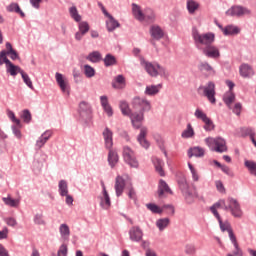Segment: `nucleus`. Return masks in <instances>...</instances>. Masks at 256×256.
Wrapping results in <instances>:
<instances>
[{
  "instance_id": "obj_59",
  "label": "nucleus",
  "mask_w": 256,
  "mask_h": 256,
  "mask_svg": "<svg viewBox=\"0 0 256 256\" xmlns=\"http://www.w3.org/2000/svg\"><path fill=\"white\" fill-rule=\"evenodd\" d=\"M34 223L37 225H45L43 214H36V216H34Z\"/></svg>"
},
{
  "instance_id": "obj_32",
  "label": "nucleus",
  "mask_w": 256,
  "mask_h": 256,
  "mask_svg": "<svg viewBox=\"0 0 256 256\" xmlns=\"http://www.w3.org/2000/svg\"><path fill=\"white\" fill-rule=\"evenodd\" d=\"M205 150L201 147H194L188 150V157H204Z\"/></svg>"
},
{
  "instance_id": "obj_27",
  "label": "nucleus",
  "mask_w": 256,
  "mask_h": 256,
  "mask_svg": "<svg viewBox=\"0 0 256 256\" xmlns=\"http://www.w3.org/2000/svg\"><path fill=\"white\" fill-rule=\"evenodd\" d=\"M114 89H124L126 87V79L123 75H118L112 82Z\"/></svg>"
},
{
  "instance_id": "obj_12",
  "label": "nucleus",
  "mask_w": 256,
  "mask_h": 256,
  "mask_svg": "<svg viewBox=\"0 0 256 256\" xmlns=\"http://www.w3.org/2000/svg\"><path fill=\"white\" fill-rule=\"evenodd\" d=\"M178 185H179V188H180L182 194H184V196L187 199L197 197L196 192H192L191 190H189V186L187 184V181H186V178L184 175H181L179 177Z\"/></svg>"
},
{
  "instance_id": "obj_36",
  "label": "nucleus",
  "mask_w": 256,
  "mask_h": 256,
  "mask_svg": "<svg viewBox=\"0 0 256 256\" xmlns=\"http://www.w3.org/2000/svg\"><path fill=\"white\" fill-rule=\"evenodd\" d=\"M199 70L202 73H207L208 75H216V71L207 62H203L199 65Z\"/></svg>"
},
{
  "instance_id": "obj_34",
  "label": "nucleus",
  "mask_w": 256,
  "mask_h": 256,
  "mask_svg": "<svg viewBox=\"0 0 256 256\" xmlns=\"http://www.w3.org/2000/svg\"><path fill=\"white\" fill-rule=\"evenodd\" d=\"M152 162H153V164L155 166L156 172L158 174H160L161 177H164L165 173L163 171V166H164L163 160H160L157 157H153L152 158Z\"/></svg>"
},
{
  "instance_id": "obj_5",
  "label": "nucleus",
  "mask_w": 256,
  "mask_h": 256,
  "mask_svg": "<svg viewBox=\"0 0 256 256\" xmlns=\"http://www.w3.org/2000/svg\"><path fill=\"white\" fill-rule=\"evenodd\" d=\"M198 93L207 97L212 105L216 104V84L213 81H209L205 86H200L198 88Z\"/></svg>"
},
{
  "instance_id": "obj_47",
  "label": "nucleus",
  "mask_w": 256,
  "mask_h": 256,
  "mask_svg": "<svg viewBox=\"0 0 256 256\" xmlns=\"http://www.w3.org/2000/svg\"><path fill=\"white\" fill-rule=\"evenodd\" d=\"M70 14H71V17L74 19L75 22L79 23L81 21L82 17L79 14L78 9H77L76 6H72L70 8Z\"/></svg>"
},
{
  "instance_id": "obj_60",
  "label": "nucleus",
  "mask_w": 256,
  "mask_h": 256,
  "mask_svg": "<svg viewBox=\"0 0 256 256\" xmlns=\"http://www.w3.org/2000/svg\"><path fill=\"white\" fill-rule=\"evenodd\" d=\"M188 167H189L190 172L192 174V179H194V181L197 182L199 180V176L197 174V171L195 170V168L193 167V165L190 162H188Z\"/></svg>"
},
{
  "instance_id": "obj_24",
  "label": "nucleus",
  "mask_w": 256,
  "mask_h": 256,
  "mask_svg": "<svg viewBox=\"0 0 256 256\" xmlns=\"http://www.w3.org/2000/svg\"><path fill=\"white\" fill-rule=\"evenodd\" d=\"M219 221V225H220V229L225 232L228 231L229 233V238L230 240H232V238L236 239L235 234L233 233L232 229H231V225L229 222H223V220H221V217L216 218Z\"/></svg>"
},
{
  "instance_id": "obj_11",
  "label": "nucleus",
  "mask_w": 256,
  "mask_h": 256,
  "mask_svg": "<svg viewBox=\"0 0 256 256\" xmlns=\"http://www.w3.org/2000/svg\"><path fill=\"white\" fill-rule=\"evenodd\" d=\"M226 16L242 17L244 15H251V10L244 6H232L225 12Z\"/></svg>"
},
{
  "instance_id": "obj_22",
  "label": "nucleus",
  "mask_w": 256,
  "mask_h": 256,
  "mask_svg": "<svg viewBox=\"0 0 256 256\" xmlns=\"http://www.w3.org/2000/svg\"><path fill=\"white\" fill-rule=\"evenodd\" d=\"M130 239L134 242H139L142 239L143 233L138 226H134L129 231Z\"/></svg>"
},
{
  "instance_id": "obj_25",
  "label": "nucleus",
  "mask_w": 256,
  "mask_h": 256,
  "mask_svg": "<svg viewBox=\"0 0 256 256\" xmlns=\"http://www.w3.org/2000/svg\"><path fill=\"white\" fill-rule=\"evenodd\" d=\"M219 28L221 29L223 34L226 36L237 35L240 33V28H238L237 26H233V25L226 26L225 28H223V26L219 25Z\"/></svg>"
},
{
  "instance_id": "obj_53",
  "label": "nucleus",
  "mask_w": 256,
  "mask_h": 256,
  "mask_svg": "<svg viewBox=\"0 0 256 256\" xmlns=\"http://www.w3.org/2000/svg\"><path fill=\"white\" fill-rule=\"evenodd\" d=\"M84 74L86 75L87 78H92L95 76V69L89 65H85L84 66Z\"/></svg>"
},
{
  "instance_id": "obj_38",
  "label": "nucleus",
  "mask_w": 256,
  "mask_h": 256,
  "mask_svg": "<svg viewBox=\"0 0 256 256\" xmlns=\"http://www.w3.org/2000/svg\"><path fill=\"white\" fill-rule=\"evenodd\" d=\"M187 10L190 14L196 13V11L199 9L201 6L197 1L195 0H187Z\"/></svg>"
},
{
  "instance_id": "obj_44",
  "label": "nucleus",
  "mask_w": 256,
  "mask_h": 256,
  "mask_svg": "<svg viewBox=\"0 0 256 256\" xmlns=\"http://www.w3.org/2000/svg\"><path fill=\"white\" fill-rule=\"evenodd\" d=\"M194 136H195V131H194L192 125L188 124L187 129L182 131L181 137L182 138H191V137H194Z\"/></svg>"
},
{
  "instance_id": "obj_2",
  "label": "nucleus",
  "mask_w": 256,
  "mask_h": 256,
  "mask_svg": "<svg viewBox=\"0 0 256 256\" xmlns=\"http://www.w3.org/2000/svg\"><path fill=\"white\" fill-rule=\"evenodd\" d=\"M192 38H194L199 49L213 45L215 42V34L211 32L201 34L197 29L192 30Z\"/></svg>"
},
{
  "instance_id": "obj_6",
  "label": "nucleus",
  "mask_w": 256,
  "mask_h": 256,
  "mask_svg": "<svg viewBox=\"0 0 256 256\" xmlns=\"http://www.w3.org/2000/svg\"><path fill=\"white\" fill-rule=\"evenodd\" d=\"M132 107L137 113H142L143 120H145V112H149L152 109L151 102L140 97L133 98Z\"/></svg>"
},
{
  "instance_id": "obj_18",
  "label": "nucleus",
  "mask_w": 256,
  "mask_h": 256,
  "mask_svg": "<svg viewBox=\"0 0 256 256\" xmlns=\"http://www.w3.org/2000/svg\"><path fill=\"white\" fill-rule=\"evenodd\" d=\"M148 134V129L146 127H142L140 130V134L138 136V142L140 143L141 147L148 149L150 147L149 141L146 139Z\"/></svg>"
},
{
  "instance_id": "obj_4",
  "label": "nucleus",
  "mask_w": 256,
  "mask_h": 256,
  "mask_svg": "<svg viewBox=\"0 0 256 256\" xmlns=\"http://www.w3.org/2000/svg\"><path fill=\"white\" fill-rule=\"evenodd\" d=\"M141 65L144 67L146 73L152 77H157L158 75H161V76L169 75L167 69L161 67L158 64H152L151 62H148L142 59Z\"/></svg>"
},
{
  "instance_id": "obj_7",
  "label": "nucleus",
  "mask_w": 256,
  "mask_h": 256,
  "mask_svg": "<svg viewBox=\"0 0 256 256\" xmlns=\"http://www.w3.org/2000/svg\"><path fill=\"white\" fill-rule=\"evenodd\" d=\"M225 210L230 211L234 218H241L243 215L239 202L231 197L226 200Z\"/></svg>"
},
{
  "instance_id": "obj_1",
  "label": "nucleus",
  "mask_w": 256,
  "mask_h": 256,
  "mask_svg": "<svg viewBox=\"0 0 256 256\" xmlns=\"http://www.w3.org/2000/svg\"><path fill=\"white\" fill-rule=\"evenodd\" d=\"M119 108L121 110L122 115L128 116L131 120V123L135 129H140L142 122H143V113L132 111L129 107V104L127 101H120Z\"/></svg>"
},
{
  "instance_id": "obj_19",
  "label": "nucleus",
  "mask_w": 256,
  "mask_h": 256,
  "mask_svg": "<svg viewBox=\"0 0 256 256\" xmlns=\"http://www.w3.org/2000/svg\"><path fill=\"white\" fill-rule=\"evenodd\" d=\"M99 198V204L100 207H102V209H109V207H111L112 202H111V197H109V193L108 192H101V196L98 197Z\"/></svg>"
},
{
  "instance_id": "obj_16",
  "label": "nucleus",
  "mask_w": 256,
  "mask_h": 256,
  "mask_svg": "<svg viewBox=\"0 0 256 256\" xmlns=\"http://www.w3.org/2000/svg\"><path fill=\"white\" fill-rule=\"evenodd\" d=\"M102 137H104L105 140V147L108 150H111L113 148L114 142H113V131L109 128H106L104 131H102Z\"/></svg>"
},
{
  "instance_id": "obj_15",
  "label": "nucleus",
  "mask_w": 256,
  "mask_h": 256,
  "mask_svg": "<svg viewBox=\"0 0 256 256\" xmlns=\"http://www.w3.org/2000/svg\"><path fill=\"white\" fill-rule=\"evenodd\" d=\"M78 29L79 31L76 32L75 34V39L77 41H81V39L83 38V36L86 34V33H89L90 31V25L89 23H87L86 21H83V22H80L78 24Z\"/></svg>"
},
{
  "instance_id": "obj_62",
  "label": "nucleus",
  "mask_w": 256,
  "mask_h": 256,
  "mask_svg": "<svg viewBox=\"0 0 256 256\" xmlns=\"http://www.w3.org/2000/svg\"><path fill=\"white\" fill-rule=\"evenodd\" d=\"M230 109H232V111H233V113L235 115H240L241 114V110H242V105H241V103H236L234 105V107L233 108L231 107Z\"/></svg>"
},
{
  "instance_id": "obj_20",
  "label": "nucleus",
  "mask_w": 256,
  "mask_h": 256,
  "mask_svg": "<svg viewBox=\"0 0 256 256\" xmlns=\"http://www.w3.org/2000/svg\"><path fill=\"white\" fill-rule=\"evenodd\" d=\"M226 203L227 202L225 200H219L210 207V211L212 212L216 219H219L220 217V214L218 213L217 209H221L222 207V209L226 210Z\"/></svg>"
},
{
  "instance_id": "obj_17",
  "label": "nucleus",
  "mask_w": 256,
  "mask_h": 256,
  "mask_svg": "<svg viewBox=\"0 0 256 256\" xmlns=\"http://www.w3.org/2000/svg\"><path fill=\"white\" fill-rule=\"evenodd\" d=\"M6 71L11 76H16L17 74L22 75L24 73L21 67L14 65L10 60H6Z\"/></svg>"
},
{
  "instance_id": "obj_48",
  "label": "nucleus",
  "mask_w": 256,
  "mask_h": 256,
  "mask_svg": "<svg viewBox=\"0 0 256 256\" xmlns=\"http://www.w3.org/2000/svg\"><path fill=\"white\" fill-rule=\"evenodd\" d=\"M101 58H102V56H101L100 52H97V51L90 53L89 56L87 57V59L92 63L100 62Z\"/></svg>"
},
{
  "instance_id": "obj_33",
  "label": "nucleus",
  "mask_w": 256,
  "mask_h": 256,
  "mask_svg": "<svg viewBox=\"0 0 256 256\" xmlns=\"http://www.w3.org/2000/svg\"><path fill=\"white\" fill-rule=\"evenodd\" d=\"M161 88H162L161 84L146 86V88H145V95H149V96L158 95V93L160 92Z\"/></svg>"
},
{
  "instance_id": "obj_14",
  "label": "nucleus",
  "mask_w": 256,
  "mask_h": 256,
  "mask_svg": "<svg viewBox=\"0 0 256 256\" xmlns=\"http://www.w3.org/2000/svg\"><path fill=\"white\" fill-rule=\"evenodd\" d=\"M57 85L60 86L61 91L64 94L69 95L70 94V87H69V81L67 78H64L62 74L56 73L55 74Z\"/></svg>"
},
{
  "instance_id": "obj_64",
  "label": "nucleus",
  "mask_w": 256,
  "mask_h": 256,
  "mask_svg": "<svg viewBox=\"0 0 256 256\" xmlns=\"http://www.w3.org/2000/svg\"><path fill=\"white\" fill-rule=\"evenodd\" d=\"M222 172L225 173L226 175L233 177V172L230 170V168L226 165H223L220 167Z\"/></svg>"
},
{
  "instance_id": "obj_26",
  "label": "nucleus",
  "mask_w": 256,
  "mask_h": 256,
  "mask_svg": "<svg viewBox=\"0 0 256 256\" xmlns=\"http://www.w3.org/2000/svg\"><path fill=\"white\" fill-rule=\"evenodd\" d=\"M240 75L243 78H250V77H252L254 75V70L248 64H242L240 66Z\"/></svg>"
},
{
  "instance_id": "obj_35",
  "label": "nucleus",
  "mask_w": 256,
  "mask_h": 256,
  "mask_svg": "<svg viewBox=\"0 0 256 256\" xmlns=\"http://www.w3.org/2000/svg\"><path fill=\"white\" fill-rule=\"evenodd\" d=\"M108 32H113L116 28L120 26L119 22L113 18V16H109L106 21Z\"/></svg>"
},
{
  "instance_id": "obj_51",
  "label": "nucleus",
  "mask_w": 256,
  "mask_h": 256,
  "mask_svg": "<svg viewBox=\"0 0 256 256\" xmlns=\"http://www.w3.org/2000/svg\"><path fill=\"white\" fill-rule=\"evenodd\" d=\"M146 208L155 214H161L163 212V209L153 203L146 204Z\"/></svg>"
},
{
  "instance_id": "obj_8",
  "label": "nucleus",
  "mask_w": 256,
  "mask_h": 256,
  "mask_svg": "<svg viewBox=\"0 0 256 256\" xmlns=\"http://www.w3.org/2000/svg\"><path fill=\"white\" fill-rule=\"evenodd\" d=\"M126 184H130L131 186V178L127 174H124L123 176L118 175L116 177L114 190H116L117 197L123 195Z\"/></svg>"
},
{
  "instance_id": "obj_28",
  "label": "nucleus",
  "mask_w": 256,
  "mask_h": 256,
  "mask_svg": "<svg viewBox=\"0 0 256 256\" xmlns=\"http://www.w3.org/2000/svg\"><path fill=\"white\" fill-rule=\"evenodd\" d=\"M132 13L136 20L143 22L145 20L144 14L145 12H142L140 6L133 4L132 5Z\"/></svg>"
},
{
  "instance_id": "obj_43",
  "label": "nucleus",
  "mask_w": 256,
  "mask_h": 256,
  "mask_svg": "<svg viewBox=\"0 0 256 256\" xmlns=\"http://www.w3.org/2000/svg\"><path fill=\"white\" fill-rule=\"evenodd\" d=\"M170 225V219L169 218H163L156 221V227L163 231L164 229H167Z\"/></svg>"
},
{
  "instance_id": "obj_55",
  "label": "nucleus",
  "mask_w": 256,
  "mask_h": 256,
  "mask_svg": "<svg viewBox=\"0 0 256 256\" xmlns=\"http://www.w3.org/2000/svg\"><path fill=\"white\" fill-rule=\"evenodd\" d=\"M231 241H232V243H233V245H234V247H235L234 255H235V256H242V251H241V249L239 248V244H238V242H237V238L232 237Z\"/></svg>"
},
{
  "instance_id": "obj_10",
  "label": "nucleus",
  "mask_w": 256,
  "mask_h": 256,
  "mask_svg": "<svg viewBox=\"0 0 256 256\" xmlns=\"http://www.w3.org/2000/svg\"><path fill=\"white\" fill-rule=\"evenodd\" d=\"M195 117L204 123L203 129L205 131L211 132L215 130V124L213 120H210V118H208L207 114L203 110L197 109L195 111Z\"/></svg>"
},
{
  "instance_id": "obj_57",
  "label": "nucleus",
  "mask_w": 256,
  "mask_h": 256,
  "mask_svg": "<svg viewBox=\"0 0 256 256\" xmlns=\"http://www.w3.org/2000/svg\"><path fill=\"white\" fill-rule=\"evenodd\" d=\"M185 252L187 255H194L196 253V247L194 244H187L185 247Z\"/></svg>"
},
{
  "instance_id": "obj_41",
  "label": "nucleus",
  "mask_w": 256,
  "mask_h": 256,
  "mask_svg": "<svg viewBox=\"0 0 256 256\" xmlns=\"http://www.w3.org/2000/svg\"><path fill=\"white\" fill-rule=\"evenodd\" d=\"M7 11L10 13H18L21 17H25V13L22 11L21 7L17 3H11L9 6H7Z\"/></svg>"
},
{
  "instance_id": "obj_52",
  "label": "nucleus",
  "mask_w": 256,
  "mask_h": 256,
  "mask_svg": "<svg viewBox=\"0 0 256 256\" xmlns=\"http://www.w3.org/2000/svg\"><path fill=\"white\" fill-rule=\"evenodd\" d=\"M24 84H26L31 90H34L33 81L29 78L28 74L23 72L21 74Z\"/></svg>"
},
{
  "instance_id": "obj_21",
  "label": "nucleus",
  "mask_w": 256,
  "mask_h": 256,
  "mask_svg": "<svg viewBox=\"0 0 256 256\" xmlns=\"http://www.w3.org/2000/svg\"><path fill=\"white\" fill-rule=\"evenodd\" d=\"M226 203L227 202L225 200H219L210 207V211L212 212L216 219H219L220 217V214L218 213L217 209H221L222 207V209L226 210Z\"/></svg>"
},
{
  "instance_id": "obj_45",
  "label": "nucleus",
  "mask_w": 256,
  "mask_h": 256,
  "mask_svg": "<svg viewBox=\"0 0 256 256\" xmlns=\"http://www.w3.org/2000/svg\"><path fill=\"white\" fill-rule=\"evenodd\" d=\"M60 233L63 239H69L70 228L66 223L60 225Z\"/></svg>"
},
{
  "instance_id": "obj_37",
  "label": "nucleus",
  "mask_w": 256,
  "mask_h": 256,
  "mask_svg": "<svg viewBox=\"0 0 256 256\" xmlns=\"http://www.w3.org/2000/svg\"><path fill=\"white\" fill-rule=\"evenodd\" d=\"M150 32H151L152 38L155 40H160L163 38L164 33L162 29L158 26H152Z\"/></svg>"
},
{
  "instance_id": "obj_56",
  "label": "nucleus",
  "mask_w": 256,
  "mask_h": 256,
  "mask_svg": "<svg viewBox=\"0 0 256 256\" xmlns=\"http://www.w3.org/2000/svg\"><path fill=\"white\" fill-rule=\"evenodd\" d=\"M21 118L24 123H29L31 121V114L29 110L22 111Z\"/></svg>"
},
{
  "instance_id": "obj_13",
  "label": "nucleus",
  "mask_w": 256,
  "mask_h": 256,
  "mask_svg": "<svg viewBox=\"0 0 256 256\" xmlns=\"http://www.w3.org/2000/svg\"><path fill=\"white\" fill-rule=\"evenodd\" d=\"M200 50L202 51L203 55L207 56L208 58L218 59L220 57L219 48L213 44L206 47H201Z\"/></svg>"
},
{
  "instance_id": "obj_31",
  "label": "nucleus",
  "mask_w": 256,
  "mask_h": 256,
  "mask_svg": "<svg viewBox=\"0 0 256 256\" xmlns=\"http://www.w3.org/2000/svg\"><path fill=\"white\" fill-rule=\"evenodd\" d=\"M108 150H109L108 163L110 167H115L119 161V156L115 150H112V149H108Z\"/></svg>"
},
{
  "instance_id": "obj_40",
  "label": "nucleus",
  "mask_w": 256,
  "mask_h": 256,
  "mask_svg": "<svg viewBox=\"0 0 256 256\" xmlns=\"http://www.w3.org/2000/svg\"><path fill=\"white\" fill-rule=\"evenodd\" d=\"M155 20V14L151 8H146L144 11L143 22L152 23Z\"/></svg>"
},
{
  "instance_id": "obj_46",
  "label": "nucleus",
  "mask_w": 256,
  "mask_h": 256,
  "mask_svg": "<svg viewBox=\"0 0 256 256\" xmlns=\"http://www.w3.org/2000/svg\"><path fill=\"white\" fill-rule=\"evenodd\" d=\"M79 111H80V114H90L91 113V106L89 103L85 102V101H82L80 102L79 104Z\"/></svg>"
},
{
  "instance_id": "obj_9",
  "label": "nucleus",
  "mask_w": 256,
  "mask_h": 256,
  "mask_svg": "<svg viewBox=\"0 0 256 256\" xmlns=\"http://www.w3.org/2000/svg\"><path fill=\"white\" fill-rule=\"evenodd\" d=\"M123 159L130 167L137 168L139 166L135 151L128 146L123 147Z\"/></svg>"
},
{
  "instance_id": "obj_61",
  "label": "nucleus",
  "mask_w": 256,
  "mask_h": 256,
  "mask_svg": "<svg viewBox=\"0 0 256 256\" xmlns=\"http://www.w3.org/2000/svg\"><path fill=\"white\" fill-rule=\"evenodd\" d=\"M6 60L10 61V59L7 58V52L5 50H2L0 52V66H2L4 64L6 65Z\"/></svg>"
},
{
  "instance_id": "obj_58",
  "label": "nucleus",
  "mask_w": 256,
  "mask_h": 256,
  "mask_svg": "<svg viewBox=\"0 0 256 256\" xmlns=\"http://www.w3.org/2000/svg\"><path fill=\"white\" fill-rule=\"evenodd\" d=\"M68 255V247L65 244H62L60 249H58L57 256H67Z\"/></svg>"
},
{
  "instance_id": "obj_29",
  "label": "nucleus",
  "mask_w": 256,
  "mask_h": 256,
  "mask_svg": "<svg viewBox=\"0 0 256 256\" xmlns=\"http://www.w3.org/2000/svg\"><path fill=\"white\" fill-rule=\"evenodd\" d=\"M235 100H236L235 93H233L231 90L225 92V94L223 96V101L226 106L231 108V105L235 102Z\"/></svg>"
},
{
  "instance_id": "obj_63",
  "label": "nucleus",
  "mask_w": 256,
  "mask_h": 256,
  "mask_svg": "<svg viewBox=\"0 0 256 256\" xmlns=\"http://www.w3.org/2000/svg\"><path fill=\"white\" fill-rule=\"evenodd\" d=\"M244 134L250 138V140L254 139L255 131L252 128L244 129Z\"/></svg>"
},
{
  "instance_id": "obj_49",
  "label": "nucleus",
  "mask_w": 256,
  "mask_h": 256,
  "mask_svg": "<svg viewBox=\"0 0 256 256\" xmlns=\"http://www.w3.org/2000/svg\"><path fill=\"white\" fill-rule=\"evenodd\" d=\"M8 118L11 120L12 123L17 125V127H21V120L17 119L15 113L12 110L7 111Z\"/></svg>"
},
{
  "instance_id": "obj_3",
  "label": "nucleus",
  "mask_w": 256,
  "mask_h": 256,
  "mask_svg": "<svg viewBox=\"0 0 256 256\" xmlns=\"http://www.w3.org/2000/svg\"><path fill=\"white\" fill-rule=\"evenodd\" d=\"M204 143H206L213 152L222 154L228 151L227 142L222 137H208L204 139Z\"/></svg>"
},
{
  "instance_id": "obj_39",
  "label": "nucleus",
  "mask_w": 256,
  "mask_h": 256,
  "mask_svg": "<svg viewBox=\"0 0 256 256\" xmlns=\"http://www.w3.org/2000/svg\"><path fill=\"white\" fill-rule=\"evenodd\" d=\"M6 50V55H9L11 60H17L19 58L18 53L13 49L10 42L6 43Z\"/></svg>"
},
{
  "instance_id": "obj_50",
  "label": "nucleus",
  "mask_w": 256,
  "mask_h": 256,
  "mask_svg": "<svg viewBox=\"0 0 256 256\" xmlns=\"http://www.w3.org/2000/svg\"><path fill=\"white\" fill-rule=\"evenodd\" d=\"M2 201L9 207H18L19 200L12 199L11 197L2 198Z\"/></svg>"
},
{
  "instance_id": "obj_42",
  "label": "nucleus",
  "mask_w": 256,
  "mask_h": 256,
  "mask_svg": "<svg viewBox=\"0 0 256 256\" xmlns=\"http://www.w3.org/2000/svg\"><path fill=\"white\" fill-rule=\"evenodd\" d=\"M58 191L60 192L62 197L67 196L68 193H69L68 183L66 181H64V180H61L58 183Z\"/></svg>"
},
{
  "instance_id": "obj_23",
  "label": "nucleus",
  "mask_w": 256,
  "mask_h": 256,
  "mask_svg": "<svg viewBox=\"0 0 256 256\" xmlns=\"http://www.w3.org/2000/svg\"><path fill=\"white\" fill-rule=\"evenodd\" d=\"M52 137V132L50 130H46L41 137L37 140L36 142V147L37 148H43L47 141Z\"/></svg>"
},
{
  "instance_id": "obj_30",
  "label": "nucleus",
  "mask_w": 256,
  "mask_h": 256,
  "mask_svg": "<svg viewBox=\"0 0 256 256\" xmlns=\"http://www.w3.org/2000/svg\"><path fill=\"white\" fill-rule=\"evenodd\" d=\"M165 194H172V191L167 182L161 180L160 184L158 185V196L162 197Z\"/></svg>"
},
{
  "instance_id": "obj_54",
  "label": "nucleus",
  "mask_w": 256,
  "mask_h": 256,
  "mask_svg": "<svg viewBox=\"0 0 256 256\" xmlns=\"http://www.w3.org/2000/svg\"><path fill=\"white\" fill-rule=\"evenodd\" d=\"M105 65L108 66H112V65H116V58L114 56H112L111 54H108L106 56V58L104 59Z\"/></svg>"
}]
</instances>
